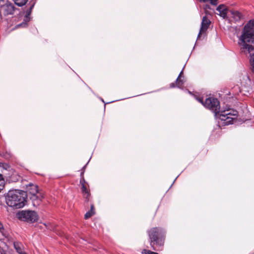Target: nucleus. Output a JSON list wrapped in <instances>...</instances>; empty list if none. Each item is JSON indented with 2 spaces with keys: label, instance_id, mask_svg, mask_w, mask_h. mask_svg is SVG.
Here are the masks:
<instances>
[{
  "label": "nucleus",
  "instance_id": "nucleus-3",
  "mask_svg": "<svg viewBox=\"0 0 254 254\" xmlns=\"http://www.w3.org/2000/svg\"><path fill=\"white\" fill-rule=\"evenodd\" d=\"M164 230L160 228H153L148 231V234L150 240V245L151 248L156 251L161 250L163 242L162 237L164 235Z\"/></svg>",
  "mask_w": 254,
  "mask_h": 254
},
{
  "label": "nucleus",
  "instance_id": "nucleus-22",
  "mask_svg": "<svg viewBox=\"0 0 254 254\" xmlns=\"http://www.w3.org/2000/svg\"><path fill=\"white\" fill-rule=\"evenodd\" d=\"M90 211H94L95 212L93 205H91V209H90Z\"/></svg>",
  "mask_w": 254,
  "mask_h": 254
},
{
  "label": "nucleus",
  "instance_id": "nucleus-14",
  "mask_svg": "<svg viewBox=\"0 0 254 254\" xmlns=\"http://www.w3.org/2000/svg\"><path fill=\"white\" fill-rule=\"evenodd\" d=\"M15 4L19 6H22L24 5L28 1V0H13Z\"/></svg>",
  "mask_w": 254,
  "mask_h": 254
},
{
  "label": "nucleus",
  "instance_id": "nucleus-5",
  "mask_svg": "<svg viewBox=\"0 0 254 254\" xmlns=\"http://www.w3.org/2000/svg\"><path fill=\"white\" fill-rule=\"evenodd\" d=\"M219 119L225 122L226 125L232 124L234 120H237L238 112L232 109L228 108L224 110H220L219 113L217 114Z\"/></svg>",
  "mask_w": 254,
  "mask_h": 254
},
{
  "label": "nucleus",
  "instance_id": "nucleus-18",
  "mask_svg": "<svg viewBox=\"0 0 254 254\" xmlns=\"http://www.w3.org/2000/svg\"><path fill=\"white\" fill-rule=\"evenodd\" d=\"M94 213H95L94 211H88V212H87L85 213V214L84 215L85 219H88L89 218L91 217L93 215H94Z\"/></svg>",
  "mask_w": 254,
  "mask_h": 254
},
{
  "label": "nucleus",
  "instance_id": "nucleus-15",
  "mask_svg": "<svg viewBox=\"0 0 254 254\" xmlns=\"http://www.w3.org/2000/svg\"><path fill=\"white\" fill-rule=\"evenodd\" d=\"M231 13L234 19L236 20H239L241 17V14L238 11H232Z\"/></svg>",
  "mask_w": 254,
  "mask_h": 254
},
{
  "label": "nucleus",
  "instance_id": "nucleus-12",
  "mask_svg": "<svg viewBox=\"0 0 254 254\" xmlns=\"http://www.w3.org/2000/svg\"><path fill=\"white\" fill-rule=\"evenodd\" d=\"M182 74H183V70L181 71V72H180L177 79H176V85H177V87H178L179 88H181V87L182 86V85L184 83L183 80L181 79Z\"/></svg>",
  "mask_w": 254,
  "mask_h": 254
},
{
  "label": "nucleus",
  "instance_id": "nucleus-6",
  "mask_svg": "<svg viewBox=\"0 0 254 254\" xmlns=\"http://www.w3.org/2000/svg\"><path fill=\"white\" fill-rule=\"evenodd\" d=\"M18 218L27 222L33 223L38 219V215L34 211L25 210L22 211L17 214Z\"/></svg>",
  "mask_w": 254,
  "mask_h": 254
},
{
  "label": "nucleus",
  "instance_id": "nucleus-16",
  "mask_svg": "<svg viewBox=\"0 0 254 254\" xmlns=\"http://www.w3.org/2000/svg\"><path fill=\"white\" fill-rule=\"evenodd\" d=\"M33 7H34V4H32V5H31V6L30 7L29 9H28L27 10H26V14H25V18L26 20H29L30 16L31 15V11H32V10Z\"/></svg>",
  "mask_w": 254,
  "mask_h": 254
},
{
  "label": "nucleus",
  "instance_id": "nucleus-10",
  "mask_svg": "<svg viewBox=\"0 0 254 254\" xmlns=\"http://www.w3.org/2000/svg\"><path fill=\"white\" fill-rule=\"evenodd\" d=\"M216 10L219 12V15L225 18L227 17L228 9L226 5L224 4L219 5L216 8Z\"/></svg>",
  "mask_w": 254,
  "mask_h": 254
},
{
  "label": "nucleus",
  "instance_id": "nucleus-20",
  "mask_svg": "<svg viewBox=\"0 0 254 254\" xmlns=\"http://www.w3.org/2000/svg\"><path fill=\"white\" fill-rule=\"evenodd\" d=\"M153 252L149 250H143L142 252V254H152Z\"/></svg>",
  "mask_w": 254,
  "mask_h": 254
},
{
  "label": "nucleus",
  "instance_id": "nucleus-8",
  "mask_svg": "<svg viewBox=\"0 0 254 254\" xmlns=\"http://www.w3.org/2000/svg\"><path fill=\"white\" fill-rule=\"evenodd\" d=\"M15 10V7L14 5L9 2L7 3L0 10V14L7 15L9 14H13Z\"/></svg>",
  "mask_w": 254,
  "mask_h": 254
},
{
  "label": "nucleus",
  "instance_id": "nucleus-19",
  "mask_svg": "<svg viewBox=\"0 0 254 254\" xmlns=\"http://www.w3.org/2000/svg\"><path fill=\"white\" fill-rule=\"evenodd\" d=\"M250 61L252 67V71L254 73V54L251 56Z\"/></svg>",
  "mask_w": 254,
  "mask_h": 254
},
{
  "label": "nucleus",
  "instance_id": "nucleus-4",
  "mask_svg": "<svg viewBox=\"0 0 254 254\" xmlns=\"http://www.w3.org/2000/svg\"><path fill=\"white\" fill-rule=\"evenodd\" d=\"M27 193L30 194V198L32 200L34 206H39L44 198V194L39 191L38 186L32 184H29L27 186Z\"/></svg>",
  "mask_w": 254,
  "mask_h": 254
},
{
  "label": "nucleus",
  "instance_id": "nucleus-24",
  "mask_svg": "<svg viewBox=\"0 0 254 254\" xmlns=\"http://www.w3.org/2000/svg\"><path fill=\"white\" fill-rule=\"evenodd\" d=\"M3 229L2 224L0 222V230H1V229Z\"/></svg>",
  "mask_w": 254,
  "mask_h": 254
},
{
  "label": "nucleus",
  "instance_id": "nucleus-17",
  "mask_svg": "<svg viewBox=\"0 0 254 254\" xmlns=\"http://www.w3.org/2000/svg\"><path fill=\"white\" fill-rule=\"evenodd\" d=\"M200 1L202 2H209L212 5H216L217 4L218 0H199Z\"/></svg>",
  "mask_w": 254,
  "mask_h": 254
},
{
  "label": "nucleus",
  "instance_id": "nucleus-11",
  "mask_svg": "<svg viewBox=\"0 0 254 254\" xmlns=\"http://www.w3.org/2000/svg\"><path fill=\"white\" fill-rule=\"evenodd\" d=\"M14 247L16 250V252L19 254H25V252L23 249V245L21 243L19 242H14Z\"/></svg>",
  "mask_w": 254,
  "mask_h": 254
},
{
  "label": "nucleus",
  "instance_id": "nucleus-1",
  "mask_svg": "<svg viewBox=\"0 0 254 254\" xmlns=\"http://www.w3.org/2000/svg\"><path fill=\"white\" fill-rule=\"evenodd\" d=\"M238 38V45L241 53L248 55L254 50V19L245 26L241 35Z\"/></svg>",
  "mask_w": 254,
  "mask_h": 254
},
{
  "label": "nucleus",
  "instance_id": "nucleus-21",
  "mask_svg": "<svg viewBox=\"0 0 254 254\" xmlns=\"http://www.w3.org/2000/svg\"><path fill=\"white\" fill-rule=\"evenodd\" d=\"M196 99L200 103H201L203 106L204 102L203 101V99L201 98L196 97Z\"/></svg>",
  "mask_w": 254,
  "mask_h": 254
},
{
  "label": "nucleus",
  "instance_id": "nucleus-7",
  "mask_svg": "<svg viewBox=\"0 0 254 254\" xmlns=\"http://www.w3.org/2000/svg\"><path fill=\"white\" fill-rule=\"evenodd\" d=\"M204 106L213 112L215 116L219 113L220 103L216 98L212 97L207 98L204 102Z\"/></svg>",
  "mask_w": 254,
  "mask_h": 254
},
{
  "label": "nucleus",
  "instance_id": "nucleus-9",
  "mask_svg": "<svg viewBox=\"0 0 254 254\" xmlns=\"http://www.w3.org/2000/svg\"><path fill=\"white\" fill-rule=\"evenodd\" d=\"M210 20L206 16H204L203 17L201 22V28L197 36V39L199 38L201 34H202L203 33L205 32L207 30L210 24Z\"/></svg>",
  "mask_w": 254,
  "mask_h": 254
},
{
  "label": "nucleus",
  "instance_id": "nucleus-2",
  "mask_svg": "<svg viewBox=\"0 0 254 254\" xmlns=\"http://www.w3.org/2000/svg\"><path fill=\"white\" fill-rule=\"evenodd\" d=\"M26 193L25 191L19 190H9L6 196V204L14 209L22 208L26 202Z\"/></svg>",
  "mask_w": 254,
  "mask_h": 254
},
{
  "label": "nucleus",
  "instance_id": "nucleus-13",
  "mask_svg": "<svg viewBox=\"0 0 254 254\" xmlns=\"http://www.w3.org/2000/svg\"><path fill=\"white\" fill-rule=\"evenodd\" d=\"M81 186H82V187H81L82 192L84 196L86 198H87V197L88 196V195H89V191H88L85 185L83 183H82Z\"/></svg>",
  "mask_w": 254,
  "mask_h": 254
},
{
  "label": "nucleus",
  "instance_id": "nucleus-23",
  "mask_svg": "<svg viewBox=\"0 0 254 254\" xmlns=\"http://www.w3.org/2000/svg\"><path fill=\"white\" fill-rule=\"evenodd\" d=\"M170 87H175V83H172L170 84Z\"/></svg>",
  "mask_w": 254,
  "mask_h": 254
}]
</instances>
